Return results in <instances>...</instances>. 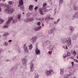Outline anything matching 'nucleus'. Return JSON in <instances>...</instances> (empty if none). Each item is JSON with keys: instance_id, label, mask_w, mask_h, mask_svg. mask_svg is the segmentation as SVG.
Masks as SVG:
<instances>
[{"instance_id": "1", "label": "nucleus", "mask_w": 78, "mask_h": 78, "mask_svg": "<svg viewBox=\"0 0 78 78\" xmlns=\"http://www.w3.org/2000/svg\"><path fill=\"white\" fill-rule=\"evenodd\" d=\"M49 70H47L45 71V73L46 76H51L53 73H54V72L53 70V69L51 67H49Z\"/></svg>"}, {"instance_id": "2", "label": "nucleus", "mask_w": 78, "mask_h": 78, "mask_svg": "<svg viewBox=\"0 0 78 78\" xmlns=\"http://www.w3.org/2000/svg\"><path fill=\"white\" fill-rule=\"evenodd\" d=\"M71 39L69 38H65L62 41V43L64 44H66L68 46H69V45H71Z\"/></svg>"}, {"instance_id": "3", "label": "nucleus", "mask_w": 78, "mask_h": 78, "mask_svg": "<svg viewBox=\"0 0 78 78\" xmlns=\"http://www.w3.org/2000/svg\"><path fill=\"white\" fill-rule=\"evenodd\" d=\"M14 11V9L11 8L10 7H9L7 9V12L9 14H11Z\"/></svg>"}, {"instance_id": "4", "label": "nucleus", "mask_w": 78, "mask_h": 78, "mask_svg": "<svg viewBox=\"0 0 78 78\" xmlns=\"http://www.w3.org/2000/svg\"><path fill=\"white\" fill-rule=\"evenodd\" d=\"M37 37H32V38L31 39V42L33 44H34L35 42L37 40Z\"/></svg>"}, {"instance_id": "5", "label": "nucleus", "mask_w": 78, "mask_h": 78, "mask_svg": "<svg viewBox=\"0 0 78 78\" xmlns=\"http://www.w3.org/2000/svg\"><path fill=\"white\" fill-rule=\"evenodd\" d=\"M22 62L24 66H27V59L26 58H24L22 60Z\"/></svg>"}, {"instance_id": "6", "label": "nucleus", "mask_w": 78, "mask_h": 78, "mask_svg": "<svg viewBox=\"0 0 78 78\" xmlns=\"http://www.w3.org/2000/svg\"><path fill=\"white\" fill-rule=\"evenodd\" d=\"M35 53L37 55H40V54H41V51H40V49H38V48H37L35 50Z\"/></svg>"}, {"instance_id": "7", "label": "nucleus", "mask_w": 78, "mask_h": 78, "mask_svg": "<svg viewBox=\"0 0 78 78\" xmlns=\"http://www.w3.org/2000/svg\"><path fill=\"white\" fill-rule=\"evenodd\" d=\"M54 48V46L51 44L49 45V47H48V49L49 50H53V49Z\"/></svg>"}, {"instance_id": "8", "label": "nucleus", "mask_w": 78, "mask_h": 78, "mask_svg": "<svg viewBox=\"0 0 78 78\" xmlns=\"http://www.w3.org/2000/svg\"><path fill=\"white\" fill-rule=\"evenodd\" d=\"M30 69L31 72H33L34 70V65L33 63L30 64Z\"/></svg>"}, {"instance_id": "9", "label": "nucleus", "mask_w": 78, "mask_h": 78, "mask_svg": "<svg viewBox=\"0 0 78 78\" xmlns=\"http://www.w3.org/2000/svg\"><path fill=\"white\" fill-rule=\"evenodd\" d=\"M15 50L17 51L18 52H20V48L19 47V46L18 45H15Z\"/></svg>"}, {"instance_id": "10", "label": "nucleus", "mask_w": 78, "mask_h": 78, "mask_svg": "<svg viewBox=\"0 0 78 78\" xmlns=\"http://www.w3.org/2000/svg\"><path fill=\"white\" fill-rule=\"evenodd\" d=\"M64 69H60V74L61 75H64Z\"/></svg>"}, {"instance_id": "11", "label": "nucleus", "mask_w": 78, "mask_h": 78, "mask_svg": "<svg viewBox=\"0 0 78 78\" xmlns=\"http://www.w3.org/2000/svg\"><path fill=\"white\" fill-rule=\"evenodd\" d=\"M46 45H48L49 46L50 45H51V44H51V41H47L46 42Z\"/></svg>"}, {"instance_id": "12", "label": "nucleus", "mask_w": 78, "mask_h": 78, "mask_svg": "<svg viewBox=\"0 0 78 78\" xmlns=\"http://www.w3.org/2000/svg\"><path fill=\"white\" fill-rule=\"evenodd\" d=\"M78 37V34H77L75 35H73V39H75Z\"/></svg>"}, {"instance_id": "13", "label": "nucleus", "mask_w": 78, "mask_h": 78, "mask_svg": "<svg viewBox=\"0 0 78 78\" xmlns=\"http://www.w3.org/2000/svg\"><path fill=\"white\" fill-rule=\"evenodd\" d=\"M23 0H20L19 1V4L20 5L22 6V5H23Z\"/></svg>"}, {"instance_id": "14", "label": "nucleus", "mask_w": 78, "mask_h": 78, "mask_svg": "<svg viewBox=\"0 0 78 78\" xmlns=\"http://www.w3.org/2000/svg\"><path fill=\"white\" fill-rule=\"evenodd\" d=\"M45 19H46V20H47L48 19H50L51 20H53V19H54L53 18H51L48 16L45 17Z\"/></svg>"}, {"instance_id": "15", "label": "nucleus", "mask_w": 78, "mask_h": 78, "mask_svg": "<svg viewBox=\"0 0 78 78\" xmlns=\"http://www.w3.org/2000/svg\"><path fill=\"white\" fill-rule=\"evenodd\" d=\"M39 12L41 15H44V13H43V11L42 9H39Z\"/></svg>"}, {"instance_id": "16", "label": "nucleus", "mask_w": 78, "mask_h": 78, "mask_svg": "<svg viewBox=\"0 0 78 78\" xmlns=\"http://www.w3.org/2000/svg\"><path fill=\"white\" fill-rule=\"evenodd\" d=\"M33 6L32 5H31L29 6V9L30 11H32L33 10Z\"/></svg>"}, {"instance_id": "17", "label": "nucleus", "mask_w": 78, "mask_h": 78, "mask_svg": "<svg viewBox=\"0 0 78 78\" xmlns=\"http://www.w3.org/2000/svg\"><path fill=\"white\" fill-rule=\"evenodd\" d=\"M42 9L43 10H44V12H48V10L47 9V8H45V7H42Z\"/></svg>"}, {"instance_id": "18", "label": "nucleus", "mask_w": 78, "mask_h": 78, "mask_svg": "<svg viewBox=\"0 0 78 78\" xmlns=\"http://www.w3.org/2000/svg\"><path fill=\"white\" fill-rule=\"evenodd\" d=\"M33 20H24V21L26 23H28V22H32Z\"/></svg>"}, {"instance_id": "19", "label": "nucleus", "mask_w": 78, "mask_h": 78, "mask_svg": "<svg viewBox=\"0 0 78 78\" xmlns=\"http://www.w3.org/2000/svg\"><path fill=\"white\" fill-rule=\"evenodd\" d=\"M69 29L72 32L74 31V29H73V27L72 26H70L69 27Z\"/></svg>"}, {"instance_id": "20", "label": "nucleus", "mask_w": 78, "mask_h": 78, "mask_svg": "<svg viewBox=\"0 0 78 78\" xmlns=\"http://www.w3.org/2000/svg\"><path fill=\"white\" fill-rule=\"evenodd\" d=\"M28 47H29V49L31 50L33 48V45L30 44V45H28Z\"/></svg>"}, {"instance_id": "21", "label": "nucleus", "mask_w": 78, "mask_h": 78, "mask_svg": "<svg viewBox=\"0 0 78 78\" xmlns=\"http://www.w3.org/2000/svg\"><path fill=\"white\" fill-rule=\"evenodd\" d=\"M4 46H7L8 45V43L5 41L3 44Z\"/></svg>"}, {"instance_id": "22", "label": "nucleus", "mask_w": 78, "mask_h": 78, "mask_svg": "<svg viewBox=\"0 0 78 78\" xmlns=\"http://www.w3.org/2000/svg\"><path fill=\"white\" fill-rule=\"evenodd\" d=\"M34 31H38V29H37V27H35L34 28Z\"/></svg>"}, {"instance_id": "23", "label": "nucleus", "mask_w": 78, "mask_h": 78, "mask_svg": "<svg viewBox=\"0 0 78 78\" xmlns=\"http://www.w3.org/2000/svg\"><path fill=\"white\" fill-rule=\"evenodd\" d=\"M53 32V31L52 30H49L48 33L49 34H51Z\"/></svg>"}, {"instance_id": "24", "label": "nucleus", "mask_w": 78, "mask_h": 78, "mask_svg": "<svg viewBox=\"0 0 78 78\" xmlns=\"http://www.w3.org/2000/svg\"><path fill=\"white\" fill-rule=\"evenodd\" d=\"M74 17L75 18L76 17H78V14L77 12H76L75 14L74 15Z\"/></svg>"}, {"instance_id": "25", "label": "nucleus", "mask_w": 78, "mask_h": 78, "mask_svg": "<svg viewBox=\"0 0 78 78\" xmlns=\"http://www.w3.org/2000/svg\"><path fill=\"white\" fill-rule=\"evenodd\" d=\"M11 20H8L6 23V25H9V23H10V22H11Z\"/></svg>"}, {"instance_id": "26", "label": "nucleus", "mask_w": 78, "mask_h": 78, "mask_svg": "<svg viewBox=\"0 0 78 78\" xmlns=\"http://www.w3.org/2000/svg\"><path fill=\"white\" fill-rule=\"evenodd\" d=\"M9 4V5H13L14 3L12 1H9L8 2Z\"/></svg>"}, {"instance_id": "27", "label": "nucleus", "mask_w": 78, "mask_h": 78, "mask_svg": "<svg viewBox=\"0 0 78 78\" xmlns=\"http://www.w3.org/2000/svg\"><path fill=\"white\" fill-rule=\"evenodd\" d=\"M45 6H47V3L45 2L43 4V8H46Z\"/></svg>"}, {"instance_id": "28", "label": "nucleus", "mask_w": 78, "mask_h": 78, "mask_svg": "<svg viewBox=\"0 0 78 78\" xmlns=\"http://www.w3.org/2000/svg\"><path fill=\"white\" fill-rule=\"evenodd\" d=\"M77 5H74L73 6L74 9V10H77L78 9V7H76Z\"/></svg>"}, {"instance_id": "29", "label": "nucleus", "mask_w": 78, "mask_h": 78, "mask_svg": "<svg viewBox=\"0 0 78 78\" xmlns=\"http://www.w3.org/2000/svg\"><path fill=\"white\" fill-rule=\"evenodd\" d=\"M59 22V20H57V21H55L54 22L55 24H58V22Z\"/></svg>"}, {"instance_id": "30", "label": "nucleus", "mask_w": 78, "mask_h": 78, "mask_svg": "<svg viewBox=\"0 0 78 78\" xmlns=\"http://www.w3.org/2000/svg\"><path fill=\"white\" fill-rule=\"evenodd\" d=\"M41 28H42V27H41V26H38L37 27L38 30L39 31V30H41Z\"/></svg>"}, {"instance_id": "31", "label": "nucleus", "mask_w": 78, "mask_h": 78, "mask_svg": "<svg viewBox=\"0 0 78 78\" xmlns=\"http://www.w3.org/2000/svg\"><path fill=\"white\" fill-rule=\"evenodd\" d=\"M35 78H39V75H38V74L37 73L35 74Z\"/></svg>"}, {"instance_id": "32", "label": "nucleus", "mask_w": 78, "mask_h": 78, "mask_svg": "<svg viewBox=\"0 0 78 78\" xmlns=\"http://www.w3.org/2000/svg\"><path fill=\"white\" fill-rule=\"evenodd\" d=\"M17 22V20H14L12 21V23H16Z\"/></svg>"}, {"instance_id": "33", "label": "nucleus", "mask_w": 78, "mask_h": 78, "mask_svg": "<svg viewBox=\"0 0 78 78\" xmlns=\"http://www.w3.org/2000/svg\"><path fill=\"white\" fill-rule=\"evenodd\" d=\"M51 30H52L53 31V32H54L56 30V29L55 27H53V28H51Z\"/></svg>"}, {"instance_id": "34", "label": "nucleus", "mask_w": 78, "mask_h": 78, "mask_svg": "<svg viewBox=\"0 0 78 78\" xmlns=\"http://www.w3.org/2000/svg\"><path fill=\"white\" fill-rule=\"evenodd\" d=\"M76 51H74L73 52V55L74 56H76Z\"/></svg>"}, {"instance_id": "35", "label": "nucleus", "mask_w": 78, "mask_h": 78, "mask_svg": "<svg viewBox=\"0 0 78 78\" xmlns=\"http://www.w3.org/2000/svg\"><path fill=\"white\" fill-rule=\"evenodd\" d=\"M9 34L8 33H5L4 34H3V36H7V35H9Z\"/></svg>"}, {"instance_id": "36", "label": "nucleus", "mask_w": 78, "mask_h": 78, "mask_svg": "<svg viewBox=\"0 0 78 78\" xmlns=\"http://www.w3.org/2000/svg\"><path fill=\"white\" fill-rule=\"evenodd\" d=\"M37 25H38V26H40V25H41V22H37Z\"/></svg>"}, {"instance_id": "37", "label": "nucleus", "mask_w": 78, "mask_h": 78, "mask_svg": "<svg viewBox=\"0 0 78 78\" xmlns=\"http://www.w3.org/2000/svg\"><path fill=\"white\" fill-rule=\"evenodd\" d=\"M63 48H65V49H67V45H66L65 46H64L63 47Z\"/></svg>"}, {"instance_id": "38", "label": "nucleus", "mask_w": 78, "mask_h": 78, "mask_svg": "<svg viewBox=\"0 0 78 78\" xmlns=\"http://www.w3.org/2000/svg\"><path fill=\"white\" fill-rule=\"evenodd\" d=\"M4 22V21L3 20H0V23L2 24Z\"/></svg>"}, {"instance_id": "39", "label": "nucleus", "mask_w": 78, "mask_h": 78, "mask_svg": "<svg viewBox=\"0 0 78 78\" xmlns=\"http://www.w3.org/2000/svg\"><path fill=\"white\" fill-rule=\"evenodd\" d=\"M67 55L68 56H70V52H68L67 53Z\"/></svg>"}, {"instance_id": "40", "label": "nucleus", "mask_w": 78, "mask_h": 78, "mask_svg": "<svg viewBox=\"0 0 78 78\" xmlns=\"http://www.w3.org/2000/svg\"><path fill=\"white\" fill-rule=\"evenodd\" d=\"M9 20H13V17H12V16H11L9 18Z\"/></svg>"}, {"instance_id": "41", "label": "nucleus", "mask_w": 78, "mask_h": 78, "mask_svg": "<svg viewBox=\"0 0 78 78\" xmlns=\"http://www.w3.org/2000/svg\"><path fill=\"white\" fill-rule=\"evenodd\" d=\"M24 51L25 52H26V53H27L28 52V48H27L24 49Z\"/></svg>"}, {"instance_id": "42", "label": "nucleus", "mask_w": 78, "mask_h": 78, "mask_svg": "<svg viewBox=\"0 0 78 78\" xmlns=\"http://www.w3.org/2000/svg\"><path fill=\"white\" fill-rule=\"evenodd\" d=\"M8 25H4L3 26V28H8Z\"/></svg>"}, {"instance_id": "43", "label": "nucleus", "mask_w": 78, "mask_h": 78, "mask_svg": "<svg viewBox=\"0 0 78 78\" xmlns=\"http://www.w3.org/2000/svg\"><path fill=\"white\" fill-rule=\"evenodd\" d=\"M23 48H24V49H25L27 48V46H26V44L24 45Z\"/></svg>"}, {"instance_id": "44", "label": "nucleus", "mask_w": 78, "mask_h": 78, "mask_svg": "<svg viewBox=\"0 0 78 78\" xmlns=\"http://www.w3.org/2000/svg\"><path fill=\"white\" fill-rule=\"evenodd\" d=\"M4 6V5L3 3H0V7H2V6Z\"/></svg>"}, {"instance_id": "45", "label": "nucleus", "mask_w": 78, "mask_h": 78, "mask_svg": "<svg viewBox=\"0 0 78 78\" xmlns=\"http://www.w3.org/2000/svg\"><path fill=\"white\" fill-rule=\"evenodd\" d=\"M67 56V55L66 54H64L63 56V57L64 58H66Z\"/></svg>"}, {"instance_id": "46", "label": "nucleus", "mask_w": 78, "mask_h": 78, "mask_svg": "<svg viewBox=\"0 0 78 78\" xmlns=\"http://www.w3.org/2000/svg\"><path fill=\"white\" fill-rule=\"evenodd\" d=\"M21 17V14H20L18 16V19H20Z\"/></svg>"}, {"instance_id": "47", "label": "nucleus", "mask_w": 78, "mask_h": 78, "mask_svg": "<svg viewBox=\"0 0 78 78\" xmlns=\"http://www.w3.org/2000/svg\"><path fill=\"white\" fill-rule=\"evenodd\" d=\"M63 1V0H59V2L60 3H62Z\"/></svg>"}, {"instance_id": "48", "label": "nucleus", "mask_w": 78, "mask_h": 78, "mask_svg": "<svg viewBox=\"0 0 78 78\" xmlns=\"http://www.w3.org/2000/svg\"><path fill=\"white\" fill-rule=\"evenodd\" d=\"M37 8H38V7L37 6H36L34 8L35 10H37Z\"/></svg>"}, {"instance_id": "49", "label": "nucleus", "mask_w": 78, "mask_h": 78, "mask_svg": "<svg viewBox=\"0 0 78 78\" xmlns=\"http://www.w3.org/2000/svg\"><path fill=\"white\" fill-rule=\"evenodd\" d=\"M23 72H24V70H23L21 71V73H22V75H23Z\"/></svg>"}, {"instance_id": "50", "label": "nucleus", "mask_w": 78, "mask_h": 78, "mask_svg": "<svg viewBox=\"0 0 78 78\" xmlns=\"http://www.w3.org/2000/svg\"><path fill=\"white\" fill-rule=\"evenodd\" d=\"M71 63L72 64V66H73V65H74V62H71Z\"/></svg>"}, {"instance_id": "51", "label": "nucleus", "mask_w": 78, "mask_h": 78, "mask_svg": "<svg viewBox=\"0 0 78 78\" xmlns=\"http://www.w3.org/2000/svg\"><path fill=\"white\" fill-rule=\"evenodd\" d=\"M2 52V50L0 49V54H1V53Z\"/></svg>"}, {"instance_id": "52", "label": "nucleus", "mask_w": 78, "mask_h": 78, "mask_svg": "<svg viewBox=\"0 0 78 78\" xmlns=\"http://www.w3.org/2000/svg\"><path fill=\"white\" fill-rule=\"evenodd\" d=\"M52 52H51L50 51H48V54H49V55H51V54Z\"/></svg>"}, {"instance_id": "53", "label": "nucleus", "mask_w": 78, "mask_h": 78, "mask_svg": "<svg viewBox=\"0 0 78 78\" xmlns=\"http://www.w3.org/2000/svg\"><path fill=\"white\" fill-rule=\"evenodd\" d=\"M16 69H15V68H13L12 69V70H15Z\"/></svg>"}, {"instance_id": "54", "label": "nucleus", "mask_w": 78, "mask_h": 78, "mask_svg": "<svg viewBox=\"0 0 78 78\" xmlns=\"http://www.w3.org/2000/svg\"><path fill=\"white\" fill-rule=\"evenodd\" d=\"M12 42V40L9 41V42Z\"/></svg>"}, {"instance_id": "55", "label": "nucleus", "mask_w": 78, "mask_h": 78, "mask_svg": "<svg viewBox=\"0 0 78 78\" xmlns=\"http://www.w3.org/2000/svg\"><path fill=\"white\" fill-rule=\"evenodd\" d=\"M74 61H75L76 62H78V60H77L76 59H74Z\"/></svg>"}, {"instance_id": "56", "label": "nucleus", "mask_w": 78, "mask_h": 78, "mask_svg": "<svg viewBox=\"0 0 78 78\" xmlns=\"http://www.w3.org/2000/svg\"><path fill=\"white\" fill-rule=\"evenodd\" d=\"M20 8H21V9L22 10L23 9V7H20Z\"/></svg>"}, {"instance_id": "57", "label": "nucleus", "mask_w": 78, "mask_h": 78, "mask_svg": "<svg viewBox=\"0 0 78 78\" xmlns=\"http://www.w3.org/2000/svg\"><path fill=\"white\" fill-rule=\"evenodd\" d=\"M6 61H10V60L7 59L6 60Z\"/></svg>"}, {"instance_id": "58", "label": "nucleus", "mask_w": 78, "mask_h": 78, "mask_svg": "<svg viewBox=\"0 0 78 78\" xmlns=\"http://www.w3.org/2000/svg\"><path fill=\"white\" fill-rule=\"evenodd\" d=\"M2 11V9L0 8V12H1Z\"/></svg>"}, {"instance_id": "59", "label": "nucleus", "mask_w": 78, "mask_h": 78, "mask_svg": "<svg viewBox=\"0 0 78 78\" xmlns=\"http://www.w3.org/2000/svg\"><path fill=\"white\" fill-rule=\"evenodd\" d=\"M44 24H42V27H44Z\"/></svg>"}, {"instance_id": "60", "label": "nucleus", "mask_w": 78, "mask_h": 78, "mask_svg": "<svg viewBox=\"0 0 78 78\" xmlns=\"http://www.w3.org/2000/svg\"><path fill=\"white\" fill-rule=\"evenodd\" d=\"M76 58H77L78 59V56H77L76 57Z\"/></svg>"}, {"instance_id": "61", "label": "nucleus", "mask_w": 78, "mask_h": 78, "mask_svg": "<svg viewBox=\"0 0 78 78\" xmlns=\"http://www.w3.org/2000/svg\"><path fill=\"white\" fill-rule=\"evenodd\" d=\"M35 2H37V0H35Z\"/></svg>"}, {"instance_id": "62", "label": "nucleus", "mask_w": 78, "mask_h": 78, "mask_svg": "<svg viewBox=\"0 0 78 78\" xmlns=\"http://www.w3.org/2000/svg\"><path fill=\"white\" fill-rule=\"evenodd\" d=\"M71 58L72 59H73L74 58L73 57H71Z\"/></svg>"}, {"instance_id": "63", "label": "nucleus", "mask_w": 78, "mask_h": 78, "mask_svg": "<svg viewBox=\"0 0 78 78\" xmlns=\"http://www.w3.org/2000/svg\"><path fill=\"white\" fill-rule=\"evenodd\" d=\"M6 0H2V2H5Z\"/></svg>"}, {"instance_id": "64", "label": "nucleus", "mask_w": 78, "mask_h": 78, "mask_svg": "<svg viewBox=\"0 0 78 78\" xmlns=\"http://www.w3.org/2000/svg\"><path fill=\"white\" fill-rule=\"evenodd\" d=\"M72 51H73V50H72L71 51V52H72Z\"/></svg>"}]
</instances>
